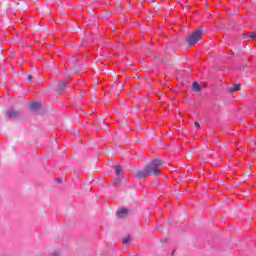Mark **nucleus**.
<instances>
[{"label": "nucleus", "instance_id": "obj_1", "mask_svg": "<svg viewBox=\"0 0 256 256\" xmlns=\"http://www.w3.org/2000/svg\"><path fill=\"white\" fill-rule=\"evenodd\" d=\"M148 175H153L154 177H159L161 175V167H163V161L160 159H153L149 164L145 165Z\"/></svg>", "mask_w": 256, "mask_h": 256}, {"label": "nucleus", "instance_id": "obj_2", "mask_svg": "<svg viewBox=\"0 0 256 256\" xmlns=\"http://www.w3.org/2000/svg\"><path fill=\"white\" fill-rule=\"evenodd\" d=\"M201 37H203V28L199 27L194 30L187 39V43L189 47H193V45L197 44L198 41H201Z\"/></svg>", "mask_w": 256, "mask_h": 256}, {"label": "nucleus", "instance_id": "obj_3", "mask_svg": "<svg viewBox=\"0 0 256 256\" xmlns=\"http://www.w3.org/2000/svg\"><path fill=\"white\" fill-rule=\"evenodd\" d=\"M115 173L117 178L113 181V183H120L121 177H123V166L117 164L115 166Z\"/></svg>", "mask_w": 256, "mask_h": 256}, {"label": "nucleus", "instance_id": "obj_4", "mask_svg": "<svg viewBox=\"0 0 256 256\" xmlns=\"http://www.w3.org/2000/svg\"><path fill=\"white\" fill-rule=\"evenodd\" d=\"M136 177H138V179H146V177H149V171L146 166H144L143 170L136 171Z\"/></svg>", "mask_w": 256, "mask_h": 256}, {"label": "nucleus", "instance_id": "obj_5", "mask_svg": "<svg viewBox=\"0 0 256 256\" xmlns=\"http://www.w3.org/2000/svg\"><path fill=\"white\" fill-rule=\"evenodd\" d=\"M6 117H8V119H17V117H19V113L15 110H9L6 112Z\"/></svg>", "mask_w": 256, "mask_h": 256}, {"label": "nucleus", "instance_id": "obj_6", "mask_svg": "<svg viewBox=\"0 0 256 256\" xmlns=\"http://www.w3.org/2000/svg\"><path fill=\"white\" fill-rule=\"evenodd\" d=\"M129 214V210L127 208H119L117 210L118 217H125V215Z\"/></svg>", "mask_w": 256, "mask_h": 256}, {"label": "nucleus", "instance_id": "obj_7", "mask_svg": "<svg viewBox=\"0 0 256 256\" xmlns=\"http://www.w3.org/2000/svg\"><path fill=\"white\" fill-rule=\"evenodd\" d=\"M65 87H67V83L66 82H59L58 85H57V90L60 92V93H63V91H65Z\"/></svg>", "mask_w": 256, "mask_h": 256}, {"label": "nucleus", "instance_id": "obj_8", "mask_svg": "<svg viewBox=\"0 0 256 256\" xmlns=\"http://www.w3.org/2000/svg\"><path fill=\"white\" fill-rule=\"evenodd\" d=\"M30 109H32V111H39V109H41V104L39 102H32L30 104Z\"/></svg>", "mask_w": 256, "mask_h": 256}, {"label": "nucleus", "instance_id": "obj_9", "mask_svg": "<svg viewBox=\"0 0 256 256\" xmlns=\"http://www.w3.org/2000/svg\"><path fill=\"white\" fill-rule=\"evenodd\" d=\"M133 240V238L131 237V235H127V237L122 239V243L123 245H129V243Z\"/></svg>", "mask_w": 256, "mask_h": 256}, {"label": "nucleus", "instance_id": "obj_10", "mask_svg": "<svg viewBox=\"0 0 256 256\" xmlns=\"http://www.w3.org/2000/svg\"><path fill=\"white\" fill-rule=\"evenodd\" d=\"M192 87H193L194 91H196L197 93H199V91H201V86L197 82H193Z\"/></svg>", "mask_w": 256, "mask_h": 256}, {"label": "nucleus", "instance_id": "obj_11", "mask_svg": "<svg viewBox=\"0 0 256 256\" xmlns=\"http://www.w3.org/2000/svg\"><path fill=\"white\" fill-rule=\"evenodd\" d=\"M230 91L233 93L235 91H241V84H234L232 88H230Z\"/></svg>", "mask_w": 256, "mask_h": 256}, {"label": "nucleus", "instance_id": "obj_12", "mask_svg": "<svg viewBox=\"0 0 256 256\" xmlns=\"http://www.w3.org/2000/svg\"><path fill=\"white\" fill-rule=\"evenodd\" d=\"M250 39H256V33H252L249 35Z\"/></svg>", "mask_w": 256, "mask_h": 256}, {"label": "nucleus", "instance_id": "obj_13", "mask_svg": "<svg viewBox=\"0 0 256 256\" xmlns=\"http://www.w3.org/2000/svg\"><path fill=\"white\" fill-rule=\"evenodd\" d=\"M194 127H196V129H199V127H201V124H199V122H195Z\"/></svg>", "mask_w": 256, "mask_h": 256}, {"label": "nucleus", "instance_id": "obj_14", "mask_svg": "<svg viewBox=\"0 0 256 256\" xmlns=\"http://www.w3.org/2000/svg\"><path fill=\"white\" fill-rule=\"evenodd\" d=\"M147 19H148V21H153V16L152 15H148Z\"/></svg>", "mask_w": 256, "mask_h": 256}, {"label": "nucleus", "instance_id": "obj_15", "mask_svg": "<svg viewBox=\"0 0 256 256\" xmlns=\"http://www.w3.org/2000/svg\"><path fill=\"white\" fill-rule=\"evenodd\" d=\"M31 79H33V77L31 75H28V81H31Z\"/></svg>", "mask_w": 256, "mask_h": 256}, {"label": "nucleus", "instance_id": "obj_16", "mask_svg": "<svg viewBox=\"0 0 256 256\" xmlns=\"http://www.w3.org/2000/svg\"><path fill=\"white\" fill-rule=\"evenodd\" d=\"M118 7L121 9L123 6L121 5V3L118 5Z\"/></svg>", "mask_w": 256, "mask_h": 256}, {"label": "nucleus", "instance_id": "obj_17", "mask_svg": "<svg viewBox=\"0 0 256 256\" xmlns=\"http://www.w3.org/2000/svg\"><path fill=\"white\" fill-rule=\"evenodd\" d=\"M120 89H123V85L122 84H120Z\"/></svg>", "mask_w": 256, "mask_h": 256}, {"label": "nucleus", "instance_id": "obj_18", "mask_svg": "<svg viewBox=\"0 0 256 256\" xmlns=\"http://www.w3.org/2000/svg\"><path fill=\"white\" fill-rule=\"evenodd\" d=\"M112 89H115V87H114V86H112Z\"/></svg>", "mask_w": 256, "mask_h": 256}]
</instances>
